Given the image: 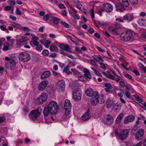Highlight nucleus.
Segmentation results:
<instances>
[{
    "mask_svg": "<svg viewBox=\"0 0 146 146\" xmlns=\"http://www.w3.org/2000/svg\"><path fill=\"white\" fill-rule=\"evenodd\" d=\"M64 71L69 74H72V72L70 71L69 69H67V68H64Z\"/></svg>",
    "mask_w": 146,
    "mask_h": 146,
    "instance_id": "48",
    "label": "nucleus"
},
{
    "mask_svg": "<svg viewBox=\"0 0 146 146\" xmlns=\"http://www.w3.org/2000/svg\"><path fill=\"white\" fill-rule=\"evenodd\" d=\"M137 128L136 127H134L133 128L131 131V132L132 133V134L133 135H135V132L137 131Z\"/></svg>",
    "mask_w": 146,
    "mask_h": 146,
    "instance_id": "53",
    "label": "nucleus"
},
{
    "mask_svg": "<svg viewBox=\"0 0 146 146\" xmlns=\"http://www.w3.org/2000/svg\"><path fill=\"white\" fill-rule=\"evenodd\" d=\"M98 92H96L95 93V95L92 97L91 99V103L93 106H96L98 103Z\"/></svg>",
    "mask_w": 146,
    "mask_h": 146,
    "instance_id": "13",
    "label": "nucleus"
},
{
    "mask_svg": "<svg viewBox=\"0 0 146 146\" xmlns=\"http://www.w3.org/2000/svg\"><path fill=\"white\" fill-rule=\"evenodd\" d=\"M42 54L44 56H46L48 54L49 52L47 50H44L42 52Z\"/></svg>",
    "mask_w": 146,
    "mask_h": 146,
    "instance_id": "42",
    "label": "nucleus"
},
{
    "mask_svg": "<svg viewBox=\"0 0 146 146\" xmlns=\"http://www.w3.org/2000/svg\"><path fill=\"white\" fill-rule=\"evenodd\" d=\"M50 75V73L48 71H46L43 72L40 76L41 79L43 80L48 77Z\"/></svg>",
    "mask_w": 146,
    "mask_h": 146,
    "instance_id": "21",
    "label": "nucleus"
},
{
    "mask_svg": "<svg viewBox=\"0 0 146 146\" xmlns=\"http://www.w3.org/2000/svg\"><path fill=\"white\" fill-rule=\"evenodd\" d=\"M12 25L18 29H20L21 28L20 25L18 23L13 22L12 23Z\"/></svg>",
    "mask_w": 146,
    "mask_h": 146,
    "instance_id": "38",
    "label": "nucleus"
},
{
    "mask_svg": "<svg viewBox=\"0 0 146 146\" xmlns=\"http://www.w3.org/2000/svg\"><path fill=\"white\" fill-rule=\"evenodd\" d=\"M81 97V90H76L73 91V98L77 101L80 100Z\"/></svg>",
    "mask_w": 146,
    "mask_h": 146,
    "instance_id": "8",
    "label": "nucleus"
},
{
    "mask_svg": "<svg viewBox=\"0 0 146 146\" xmlns=\"http://www.w3.org/2000/svg\"><path fill=\"white\" fill-rule=\"evenodd\" d=\"M58 106L57 103L54 101H52L48 104L47 107H45L43 113L45 116H48L49 114H54L58 111Z\"/></svg>",
    "mask_w": 146,
    "mask_h": 146,
    "instance_id": "1",
    "label": "nucleus"
},
{
    "mask_svg": "<svg viewBox=\"0 0 146 146\" xmlns=\"http://www.w3.org/2000/svg\"><path fill=\"white\" fill-rule=\"evenodd\" d=\"M5 60L7 61L5 62V66L8 68L12 69L17 64V59L16 58L6 56L5 58Z\"/></svg>",
    "mask_w": 146,
    "mask_h": 146,
    "instance_id": "2",
    "label": "nucleus"
},
{
    "mask_svg": "<svg viewBox=\"0 0 146 146\" xmlns=\"http://www.w3.org/2000/svg\"><path fill=\"white\" fill-rule=\"evenodd\" d=\"M134 98H135V100L139 102L143 101L142 99L137 95H134Z\"/></svg>",
    "mask_w": 146,
    "mask_h": 146,
    "instance_id": "39",
    "label": "nucleus"
},
{
    "mask_svg": "<svg viewBox=\"0 0 146 146\" xmlns=\"http://www.w3.org/2000/svg\"><path fill=\"white\" fill-rule=\"evenodd\" d=\"M58 89L59 91H63L65 88V83L63 80H60L58 82Z\"/></svg>",
    "mask_w": 146,
    "mask_h": 146,
    "instance_id": "15",
    "label": "nucleus"
},
{
    "mask_svg": "<svg viewBox=\"0 0 146 146\" xmlns=\"http://www.w3.org/2000/svg\"><path fill=\"white\" fill-rule=\"evenodd\" d=\"M51 42L50 40H48L46 41L45 44H43L45 45L46 48H48L50 46Z\"/></svg>",
    "mask_w": 146,
    "mask_h": 146,
    "instance_id": "35",
    "label": "nucleus"
},
{
    "mask_svg": "<svg viewBox=\"0 0 146 146\" xmlns=\"http://www.w3.org/2000/svg\"><path fill=\"white\" fill-rule=\"evenodd\" d=\"M98 103L101 104L104 103L105 101V100L103 95H101L100 96L98 94Z\"/></svg>",
    "mask_w": 146,
    "mask_h": 146,
    "instance_id": "27",
    "label": "nucleus"
},
{
    "mask_svg": "<svg viewBox=\"0 0 146 146\" xmlns=\"http://www.w3.org/2000/svg\"><path fill=\"white\" fill-rule=\"evenodd\" d=\"M58 7L61 9H66L64 5L62 3L58 5Z\"/></svg>",
    "mask_w": 146,
    "mask_h": 146,
    "instance_id": "52",
    "label": "nucleus"
},
{
    "mask_svg": "<svg viewBox=\"0 0 146 146\" xmlns=\"http://www.w3.org/2000/svg\"><path fill=\"white\" fill-rule=\"evenodd\" d=\"M123 19L127 20L129 21H130L133 20V15L131 14H127L123 16Z\"/></svg>",
    "mask_w": 146,
    "mask_h": 146,
    "instance_id": "20",
    "label": "nucleus"
},
{
    "mask_svg": "<svg viewBox=\"0 0 146 146\" xmlns=\"http://www.w3.org/2000/svg\"><path fill=\"white\" fill-rule=\"evenodd\" d=\"M85 78L84 76H80L78 77V79L80 81H85L84 79Z\"/></svg>",
    "mask_w": 146,
    "mask_h": 146,
    "instance_id": "55",
    "label": "nucleus"
},
{
    "mask_svg": "<svg viewBox=\"0 0 146 146\" xmlns=\"http://www.w3.org/2000/svg\"><path fill=\"white\" fill-rule=\"evenodd\" d=\"M79 19V17H78L77 14L74 15L72 17V19L74 22H76V20H78Z\"/></svg>",
    "mask_w": 146,
    "mask_h": 146,
    "instance_id": "37",
    "label": "nucleus"
},
{
    "mask_svg": "<svg viewBox=\"0 0 146 146\" xmlns=\"http://www.w3.org/2000/svg\"><path fill=\"white\" fill-rule=\"evenodd\" d=\"M135 118V116L132 115H128L125 118L124 123L125 124H127L129 122H131L134 120Z\"/></svg>",
    "mask_w": 146,
    "mask_h": 146,
    "instance_id": "17",
    "label": "nucleus"
},
{
    "mask_svg": "<svg viewBox=\"0 0 146 146\" xmlns=\"http://www.w3.org/2000/svg\"><path fill=\"white\" fill-rule=\"evenodd\" d=\"M89 62L94 65L96 66V63L95 61L92 59H91L89 61Z\"/></svg>",
    "mask_w": 146,
    "mask_h": 146,
    "instance_id": "49",
    "label": "nucleus"
},
{
    "mask_svg": "<svg viewBox=\"0 0 146 146\" xmlns=\"http://www.w3.org/2000/svg\"><path fill=\"white\" fill-rule=\"evenodd\" d=\"M90 11L91 12V17L92 19H93L94 18V10L93 9H92L90 10Z\"/></svg>",
    "mask_w": 146,
    "mask_h": 146,
    "instance_id": "62",
    "label": "nucleus"
},
{
    "mask_svg": "<svg viewBox=\"0 0 146 146\" xmlns=\"http://www.w3.org/2000/svg\"><path fill=\"white\" fill-rule=\"evenodd\" d=\"M50 20L55 24L58 25L59 24L60 20L56 17H52Z\"/></svg>",
    "mask_w": 146,
    "mask_h": 146,
    "instance_id": "34",
    "label": "nucleus"
},
{
    "mask_svg": "<svg viewBox=\"0 0 146 146\" xmlns=\"http://www.w3.org/2000/svg\"><path fill=\"white\" fill-rule=\"evenodd\" d=\"M113 120L112 116L108 115L104 116L103 122L107 125H111L113 123Z\"/></svg>",
    "mask_w": 146,
    "mask_h": 146,
    "instance_id": "9",
    "label": "nucleus"
},
{
    "mask_svg": "<svg viewBox=\"0 0 146 146\" xmlns=\"http://www.w3.org/2000/svg\"><path fill=\"white\" fill-rule=\"evenodd\" d=\"M97 91L94 92L93 90L91 88H88L86 89L85 91L86 95L90 97H92L95 95V93Z\"/></svg>",
    "mask_w": 146,
    "mask_h": 146,
    "instance_id": "18",
    "label": "nucleus"
},
{
    "mask_svg": "<svg viewBox=\"0 0 146 146\" xmlns=\"http://www.w3.org/2000/svg\"><path fill=\"white\" fill-rule=\"evenodd\" d=\"M70 86L71 87L72 89V90L73 91L79 90L78 89H77L78 86V81L77 80L72 81L70 83Z\"/></svg>",
    "mask_w": 146,
    "mask_h": 146,
    "instance_id": "16",
    "label": "nucleus"
},
{
    "mask_svg": "<svg viewBox=\"0 0 146 146\" xmlns=\"http://www.w3.org/2000/svg\"><path fill=\"white\" fill-rule=\"evenodd\" d=\"M60 47L63 48L64 50L67 51H70L71 49L70 48L68 45L67 44L65 45L62 43H61L60 44Z\"/></svg>",
    "mask_w": 146,
    "mask_h": 146,
    "instance_id": "25",
    "label": "nucleus"
},
{
    "mask_svg": "<svg viewBox=\"0 0 146 146\" xmlns=\"http://www.w3.org/2000/svg\"><path fill=\"white\" fill-rule=\"evenodd\" d=\"M133 72L137 76H139L140 75V73L136 70H134Z\"/></svg>",
    "mask_w": 146,
    "mask_h": 146,
    "instance_id": "61",
    "label": "nucleus"
},
{
    "mask_svg": "<svg viewBox=\"0 0 146 146\" xmlns=\"http://www.w3.org/2000/svg\"><path fill=\"white\" fill-rule=\"evenodd\" d=\"M8 45H7V44H5L4 45V47L3 48V51H6L9 50Z\"/></svg>",
    "mask_w": 146,
    "mask_h": 146,
    "instance_id": "43",
    "label": "nucleus"
},
{
    "mask_svg": "<svg viewBox=\"0 0 146 146\" xmlns=\"http://www.w3.org/2000/svg\"><path fill=\"white\" fill-rule=\"evenodd\" d=\"M64 50L63 48L60 47V53L63 54L64 56H65L67 53H65Z\"/></svg>",
    "mask_w": 146,
    "mask_h": 146,
    "instance_id": "44",
    "label": "nucleus"
},
{
    "mask_svg": "<svg viewBox=\"0 0 146 146\" xmlns=\"http://www.w3.org/2000/svg\"><path fill=\"white\" fill-rule=\"evenodd\" d=\"M145 119V117L141 114L139 115V116L138 117V119H139L144 120Z\"/></svg>",
    "mask_w": 146,
    "mask_h": 146,
    "instance_id": "57",
    "label": "nucleus"
},
{
    "mask_svg": "<svg viewBox=\"0 0 146 146\" xmlns=\"http://www.w3.org/2000/svg\"><path fill=\"white\" fill-rule=\"evenodd\" d=\"M115 7L116 10L117 11L122 12L125 10V9L124 7H123L119 3H118L116 4L115 5Z\"/></svg>",
    "mask_w": 146,
    "mask_h": 146,
    "instance_id": "22",
    "label": "nucleus"
},
{
    "mask_svg": "<svg viewBox=\"0 0 146 146\" xmlns=\"http://www.w3.org/2000/svg\"><path fill=\"white\" fill-rule=\"evenodd\" d=\"M16 13L18 15H20L21 13V11L19 10V8L18 7H17L16 8Z\"/></svg>",
    "mask_w": 146,
    "mask_h": 146,
    "instance_id": "56",
    "label": "nucleus"
},
{
    "mask_svg": "<svg viewBox=\"0 0 146 146\" xmlns=\"http://www.w3.org/2000/svg\"><path fill=\"white\" fill-rule=\"evenodd\" d=\"M71 71L72 72V74H73L74 75H79V73L74 69H71Z\"/></svg>",
    "mask_w": 146,
    "mask_h": 146,
    "instance_id": "40",
    "label": "nucleus"
},
{
    "mask_svg": "<svg viewBox=\"0 0 146 146\" xmlns=\"http://www.w3.org/2000/svg\"><path fill=\"white\" fill-rule=\"evenodd\" d=\"M49 37L52 38H56L55 35L53 33H50L49 34Z\"/></svg>",
    "mask_w": 146,
    "mask_h": 146,
    "instance_id": "64",
    "label": "nucleus"
},
{
    "mask_svg": "<svg viewBox=\"0 0 146 146\" xmlns=\"http://www.w3.org/2000/svg\"><path fill=\"white\" fill-rule=\"evenodd\" d=\"M138 65L139 68L141 70L146 73V67L141 63H139Z\"/></svg>",
    "mask_w": 146,
    "mask_h": 146,
    "instance_id": "31",
    "label": "nucleus"
},
{
    "mask_svg": "<svg viewBox=\"0 0 146 146\" xmlns=\"http://www.w3.org/2000/svg\"><path fill=\"white\" fill-rule=\"evenodd\" d=\"M60 23L62 25L66 28H68L69 27V25L65 22L61 21Z\"/></svg>",
    "mask_w": 146,
    "mask_h": 146,
    "instance_id": "45",
    "label": "nucleus"
},
{
    "mask_svg": "<svg viewBox=\"0 0 146 146\" xmlns=\"http://www.w3.org/2000/svg\"><path fill=\"white\" fill-rule=\"evenodd\" d=\"M18 58L19 60L23 62H27L31 59V56L29 54L25 52L20 53Z\"/></svg>",
    "mask_w": 146,
    "mask_h": 146,
    "instance_id": "5",
    "label": "nucleus"
},
{
    "mask_svg": "<svg viewBox=\"0 0 146 146\" xmlns=\"http://www.w3.org/2000/svg\"><path fill=\"white\" fill-rule=\"evenodd\" d=\"M114 102L113 101L108 99L106 102V105L108 108H110L114 104Z\"/></svg>",
    "mask_w": 146,
    "mask_h": 146,
    "instance_id": "26",
    "label": "nucleus"
},
{
    "mask_svg": "<svg viewBox=\"0 0 146 146\" xmlns=\"http://www.w3.org/2000/svg\"><path fill=\"white\" fill-rule=\"evenodd\" d=\"M83 71L85 73V74H84V75L87 78H90V76L91 75L89 70L86 68H83Z\"/></svg>",
    "mask_w": 146,
    "mask_h": 146,
    "instance_id": "28",
    "label": "nucleus"
},
{
    "mask_svg": "<svg viewBox=\"0 0 146 146\" xmlns=\"http://www.w3.org/2000/svg\"><path fill=\"white\" fill-rule=\"evenodd\" d=\"M21 30H22L23 31H30L29 29L26 27H22L21 28Z\"/></svg>",
    "mask_w": 146,
    "mask_h": 146,
    "instance_id": "50",
    "label": "nucleus"
},
{
    "mask_svg": "<svg viewBox=\"0 0 146 146\" xmlns=\"http://www.w3.org/2000/svg\"><path fill=\"white\" fill-rule=\"evenodd\" d=\"M48 84V82L46 80H43L38 85V90L40 91L44 90Z\"/></svg>",
    "mask_w": 146,
    "mask_h": 146,
    "instance_id": "14",
    "label": "nucleus"
},
{
    "mask_svg": "<svg viewBox=\"0 0 146 146\" xmlns=\"http://www.w3.org/2000/svg\"><path fill=\"white\" fill-rule=\"evenodd\" d=\"M42 111V109L40 108L32 110L30 113V117L33 120H36Z\"/></svg>",
    "mask_w": 146,
    "mask_h": 146,
    "instance_id": "4",
    "label": "nucleus"
},
{
    "mask_svg": "<svg viewBox=\"0 0 146 146\" xmlns=\"http://www.w3.org/2000/svg\"><path fill=\"white\" fill-rule=\"evenodd\" d=\"M50 16L46 14L45 16L43 17V19L44 20H48L50 19Z\"/></svg>",
    "mask_w": 146,
    "mask_h": 146,
    "instance_id": "47",
    "label": "nucleus"
},
{
    "mask_svg": "<svg viewBox=\"0 0 146 146\" xmlns=\"http://www.w3.org/2000/svg\"><path fill=\"white\" fill-rule=\"evenodd\" d=\"M129 1L131 4L133 5H136L138 3V0H129Z\"/></svg>",
    "mask_w": 146,
    "mask_h": 146,
    "instance_id": "41",
    "label": "nucleus"
},
{
    "mask_svg": "<svg viewBox=\"0 0 146 146\" xmlns=\"http://www.w3.org/2000/svg\"><path fill=\"white\" fill-rule=\"evenodd\" d=\"M50 51L58 52V48L55 45L52 44L50 48Z\"/></svg>",
    "mask_w": 146,
    "mask_h": 146,
    "instance_id": "33",
    "label": "nucleus"
},
{
    "mask_svg": "<svg viewBox=\"0 0 146 146\" xmlns=\"http://www.w3.org/2000/svg\"><path fill=\"white\" fill-rule=\"evenodd\" d=\"M105 87V90L107 92H110V90L112 88V87L110 84L109 83H106L104 84Z\"/></svg>",
    "mask_w": 146,
    "mask_h": 146,
    "instance_id": "24",
    "label": "nucleus"
},
{
    "mask_svg": "<svg viewBox=\"0 0 146 146\" xmlns=\"http://www.w3.org/2000/svg\"><path fill=\"white\" fill-rule=\"evenodd\" d=\"M88 31L91 34H93L95 32V31L94 29L91 27L89 28L88 30Z\"/></svg>",
    "mask_w": 146,
    "mask_h": 146,
    "instance_id": "51",
    "label": "nucleus"
},
{
    "mask_svg": "<svg viewBox=\"0 0 146 146\" xmlns=\"http://www.w3.org/2000/svg\"><path fill=\"white\" fill-rule=\"evenodd\" d=\"M144 131V130L143 129H141L138 130L135 135V139L138 141L141 140L143 137Z\"/></svg>",
    "mask_w": 146,
    "mask_h": 146,
    "instance_id": "7",
    "label": "nucleus"
},
{
    "mask_svg": "<svg viewBox=\"0 0 146 146\" xmlns=\"http://www.w3.org/2000/svg\"><path fill=\"white\" fill-rule=\"evenodd\" d=\"M94 73L95 74L101 77L102 76V74L99 72L96 69V70H95V71H94Z\"/></svg>",
    "mask_w": 146,
    "mask_h": 146,
    "instance_id": "46",
    "label": "nucleus"
},
{
    "mask_svg": "<svg viewBox=\"0 0 146 146\" xmlns=\"http://www.w3.org/2000/svg\"><path fill=\"white\" fill-rule=\"evenodd\" d=\"M133 35V33L130 30L125 31L121 34V39L122 41L127 42L132 38Z\"/></svg>",
    "mask_w": 146,
    "mask_h": 146,
    "instance_id": "3",
    "label": "nucleus"
},
{
    "mask_svg": "<svg viewBox=\"0 0 146 146\" xmlns=\"http://www.w3.org/2000/svg\"><path fill=\"white\" fill-rule=\"evenodd\" d=\"M107 78L109 79H111L113 80H115V78L114 76L111 74H108Z\"/></svg>",
    "mask_w": 146,
    "mask_h": 146,
    "instance_id": "60",
    "label": "nucleus"
},
{
    "mask_svg": "<svg viewBox=\"0 0 146 146\" xmlns=\"http://www.w3.org/2000/svg\"><path fill=\"white\" fill-rule=\"evenodd\" d=\"M100 65H101L100 67L102 68H103L104 69H106V67L104 63L101 62L100 63Z\"/></svg>",
    "mask_w": 146,
    "mask_h": 146,
    "instance_id": "59",
    "label": "nucleus"
},
{
    "mask_svg": "<svg viewBox=\"0 0 146 146\" xmlns=\"http://www.w3.org/2000/svg\"><path fill=\"white\" fill-rule=\"evenodd\" d=\"M124 76L128 78L129 80H132V77L130 75L128 74H125L124 75Z\"/></svg>",
    "mask_w": 146,
    "mask_h": 146,
    "instance_id": "54",
    "label": "nucleus"
},
{
    "mask_svg": "<svg viewBox=\"0 0 146 146\" xmlns=\"http://www.w3.org/2000/svg\"><path fill=\"white\" fill-rule=\"evenodd\" d=\"M129 134V131L128 130H123L119 134V138L121 140L125 139L128 137Z\"/></svg>",
    "mask_w": 146,
    "mask_h": 146,
    "instance_id": "11",
    "label": "nucleus"
},
{
    "mask_svg": "<svg viewBox=\"0 0 146 146\" xmlns=\"http://www.w3.org/2000/svg\"><path fill=\"white\" fill-rule=\"evenodd\" d=\"M5 117L4 116L0 117V123L3 122L5 120Z\"/></svg>",
    "mask_w": 146,
    "mask_h": 146,
    "instance_id": "63",
    "label": "nucleus"
},
{
    "mask_svg": "<svg viewBox=\"0 0 146 146\" xmlns=\"http://www.w3.org/2000/svg\"><path fill=\"white\" fill-rule=\"evenodd\" d=\"M47 99V95L45 93H42L39 97L37 99L38 102L40 104H42L44 102L46 101Z\"/></svg>",
    "mask_w": 146,
    "mask_h": 146,
    "instance_id": "10",
    "label": "nucleus"
},
{
    "mask_svg": "<svg viewBox=\"0 0 146 146\" xmlns=\"http://www.w3.org/2000/svg\"><path fill=\"white\" fill-rule=\"evenodd\" d=\"M26 42V40L25 38H21L19 40V42L20 45H22Z\"/></svg>",
    "mask_w": 146,
    "mask_h": 146,
    "instance_id": "36",
    "label": "nucleus"
},
{
    "mask_svg": "<svg viewBox=\"0 0 146 146\" xmlns=\"http://www.w3.org/2000/svg\"><path fill=\"white\" fill-rule=\"evenodd\" d=\"M123 116V113H121L119 114L116 119V123H120Z\"/></svg>",
    "mask_w": 146,
    "mask_h": 146,
    "instance_id": "29",
    "label": "nucleus"
},
{
    "mask_svg": "<svg viewBox=\"0 0 146 146\" xmlns=\"http://www.w3.org/2000/svg\"><path fill=\"white\" fill-rule=\"evenodd\" d=\"M141 36L143 38H146V31H145L142 33Z\"/></svg>",
    "mask_w": 146,
    "mask_h": 146,
    "instance_id": "58",
    "label": "nucleus"
},
{
    "mask_svg": "<svg viewBox=\"0 0 146 146\" xmlns=\"http://www.w3.org/2000/svg\"><path fill=\"white\" fill-rule=\"evenodd\" d=\"M108 30L114 35H117L119 34V29L115 27H110L108 28Z\"/></svg>",
    "mask_w": 146,
    "mask_h": 146,
    "instance_id": "19",
    "label": "nucleus"
},
{
    "mask_svg": "<svg viewBox=\"0 0 146 146\" xmlns=\"http://www.w3.org/2000/svg\"><path fill=\"white\" fill-rule=\"evenodd\" d=\"M77 2V3L76 4V6L81 11H83V10H84L83 7L82 5L81 4V3L78 2V1H75V2H74L75 3H76Z\"/></svg>",
    "mask_w": 146,
    "mask_h": 146,
    "instance_id": "32",
    "label": "nucleus"
},
{
    "mask_svg": "<svg viewBox=\"0 0 146 146\" xmlns=\"http://www.w3.org/2000/svg\"><path fill=\"white\" fill-rule=\"evenodd\" d=\"M72 105L70 101L68 99L65 101L64 108L65 110V113L66 114L68 115L70 114L71 111Z\"/></svg>",
    "mask_w": 146,
    "mask_h": 146,
    "instance_id": "6",
    "label": "nucleus"
},
{
    "mask_svg": "<svg viewBox=\"0 0 146 146\" xmlns=\"http://www.w3.org/2000/svg\"><path fill=\"white\" fill-rule=\"evenodd\" d=\"M89 110L82 117V119L84 121H86L89 119L91 117V115L89 113Z\"/></svg>",
    "mask_w": 146,
    "mask_h": 146,
    "instance_id": "23",
    "label": "nucleus"
},
{
    "mask_svg": "<svg viewBox=\"0 0 146 146\" xmlns=\"http://www.w3.org/2000/svg\"><path fill=\"white\" fill-rule=\"evenodd\" d=\"M138 23L140 26H146V20L145 19H140L138 21Z\"/></svg>",
    "mask_w": 146,
    "mask_h": 146,
    "instance_id": "30",
    "label": "nucleus"
},
{
    "mask_svg": "<svg viewBox=\"0 0 146 146\" xmlns=\"http://www.w3.org/2000/svg\"><path fill=\"white\" fill-rule=\"evenodd\" d=\"M102 7L108 13L111 12L113 9V6L111 4L108 3L103 4Z\"/></svg>",
    "mask_w": 146,
    "mask_h": 146,
    "instance_id": "12",
    "label": "nucleus"
}]
</instances>
